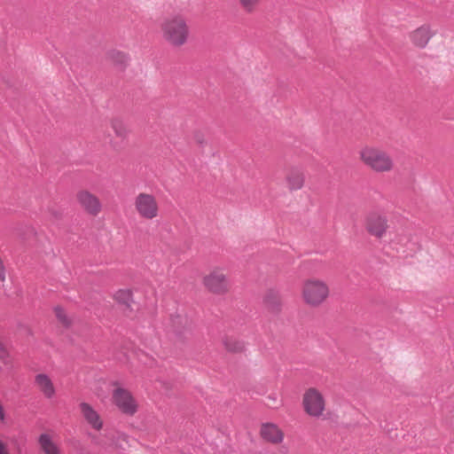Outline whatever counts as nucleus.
I'll use <instances>...</instances> for the list:
<instances>
[{
    "label": "nucleus",
    "instance_id": "obj_5",
    "mask_svg": "<svg viewBox=\"0 0 454 454\" xmlns=\"http://www.w3.org/2000/svg\"><path fill=\"white\" fill-rule=\"evenodd\" d=\"M201 285L209 294L224 295L231 290V283L224 268L215 266L201 277Z\"/></svg>",
    "mask_w": 454,
    "mask_h": 454
},
{
    "label": "nucleus",
    "instance_id": "obj_24",
    "mask_svg": "<svg viewBox=\"0 0 454 454\" xmlns=\"http://www.w3.org/2000/svg\"><path fill=\"white\" fill-rule=\"evenodd\" d=\"M46 213L53 220H59L62 217L61 210L54 206L48 207Z\"/></svg>",
    "mask_w": 454,
    "mask_h": 454
},
{
    "label": "nucleus",
    "instance_id": "obj_23",
    "mask_svg": "<svg viewBox=\"0 0 454 454\" xmlns=\"http://www.w3.org/2000/svg\"><path fill=\"white\" fill-rule=\"evenodd\" d=\"M0 361L5 365H8L11 364V357H10L9 351L2 343H0Z\"/></svg>",
    "mask_w": 454,
    "mask_h": 454
},
{
    "label": "nucleus",
    "instance_id": "obj_18",
    "mask_svg": "<svg viewBox=\"0 0 454 454\" xmlns=\"http://www.w3.org/2000/svg\"><path fill=\"white\" fill-rule=\"evenodd\" d=\"M39 442H40L43 450L46 454H59V450H58L57 445L55 444V442L52 441V439L49 435H47V434L41 435Z\"/></svg>",
    "mask_w": 454,
    "mask_h": 454
},
{
    "label": "nucleus",
    "instance_id": "obj_16",
    "mask_svg": "<svg viewBox=\"0 0 454 454\" xmlns=\"http://www.w3.org/2000/svg\"><path fill=\"white\" fill-rule=\"evenodd\" d=\"M222 342L225 350L230 353H241L245 350V343L237 338L225 336Z\"/></svg>",
    "mask_w": 454,
    "mask_h": 454
},
{
    "label": "nucleus",
    "instance_id": "obj_4",
    "mask_svg": "<svg viewBox=\"0 0 454 454\" xmlns=\"http://www.w3.org/2000/svg\"><path fill=\"white\" fill-rule=\"evenodd\" d=\"M111 403L121 413L134 416L139 410V403L133 393L121 382L111 383Z\"/></svg>",
    "mask_w": 454,
    "mask_h": 454
},
{
    "label": "nucleus",
    "instance_id": "obj_17",
    "mask_svg": "<svg viewBox=\"0 0 454 454\" xmlns=\"http://www.w3.org/2000/svg\"><path fill=\"white\" fill-rule=\"evenodd\" d=\"M110 127L114 135L119 138H126L129 135V130L126 124L120 119L114 118L110 121Z\"/></svg>",
    "mask_w": 454,
    "mask_h": 454
},
{
    "label": "nucleus",
    "instance_id": "obj_1",
    "mask_svg": "<svg viewBox=\"0 0 454 454\" xmlns=\"http://www.w3.org/2000/svg\"><path fill=\"white\" fill-rule=\"evenodd\" d=\"M161 40L172 49H181L191 41L192 28L188 18L182 13L164 17L159 24Z\"/></svg>",
    "mask_w": 454,
    "mask_h": 454
},
{
    "label": "nucleus",
    "instance_id": "obj_3",
    "mask_svg": "<svg viewBox=\"0 0 454 454\" xmlns=\"http://www.w3.org/2000/svg\"><path fill=\"white\" fill-rule=\"evenodd\" d=\"M357 154L359 161L374 173H390L395 167L390 153L375 145H364L360 147Z\"/></svg>",
    "mask_w": 454,
    "mask_h": 454
},
{
    "label": "nucleus",
    "instance_id": "obj_15",
    "mask_svg": "<svg viewBox=\"0 0 454 454\" xmlns=\"http://www.w3.org/2000/svg\"><path fill=\"white\" fill-rule=\"evenodd\" d=\"M260 434L263 441L271 443H278L284 438V433L279 427H261Z\"/></svg>",
    "mask_w": 454,
    "mask_h": 454
},
{
    "label": "nucleus",
    "instance_id": "obj_25",
    "mask_svg": "<svg viewBox=\"0 0 454 454\" xmlns=\"http://www.w3.org/2000/svg\"><path fill=\"white\" fill-rule=\"evenodd\" d=\"M0 454H8L1 442H0Z\"/></svg>",
    "mask_w": 454,
    "mask_h": 454
},
{
    "label": "nucleus",
    "instance_id": "obj_13",
    "mask_svg": "<svg viewBox=\"0 0 454 454\" xmlns=\"http://www.w3.org/2000/svg\"><path fill=\"white\" fill-rule=\"evenodd\" d=\"M285 182L290 191H299L304 185L305 176L300 169L292 168L286 173Z\"/></svg>",
    "mask_w": 454,
    "mask_h": 454
},
{
    "label": "nucleus",
    "instance_id": "obj_7",
    "mask_svg": "<svg viewBox=\"0 0 454 454\" xmlns=\"http://www.w3.org/2000/svg\"><path fill=\"white\" fill-rule=\"evenodd\" d=\"M137 215L145 221H153L159 217L160 208L156 196L150 192H139L133 201Z\"/></svg>",
    "mask_w": 454,
    "mask_h": 454
},
{
    "label": "nucleus",
    "instance_id": "obj_20",
    "mask_svg": "<svg viewBox=\"0 0 454 454\" xmlns=\"http://www.w3.org/2000/svg\"><path fill=\"white\" fill-rule=\"evenodd\" d=\"M171 327L175 332H181L185 328L187 320L184 317L180 315H174L170 317Z\"/></svg>",
    "mask_w": 454,
    "mask_h": 454
},
{
    "label": "nucleus",
    "instance_id": "obj_14",
    "mask_svg": "<svg viewBox=\"0 0 454 454\" xmlns=\"http://www.w3.org/2000/svg\"><path fill=\"white\" fill-rule=\"evenodd\" d=\"M114 301L123 306L125 309H131L134 303L133 292L130 289L123 288L117 290L113 296Z\"/></svg>",
    "mask_w": 454,
    "mask_h": 454
},
{
    "label": "nucleus",
    "instance_id": "obj_21",
    "mask_svg": "<svg viewBox=\"0 0 454 454\" xmlns=\"http://www.w3.org/2000/svg\"><path fill=\"white\" fill-rule=\"evenodd\" d=\"M54 314L58 319V321L63 325H69L71 324V319L67 313V311L60 306H56L54 308Z\"/></svg>",
    "mask_w": 454,
    "mask_h": 454
},
{
    "label": "nucleus",
    "instance_id": "obj_26",
    "mask_svg": "<svg viewBox=\"0 0 454 454\" xmlns=\"http://www.w3.org/2000/svg\"><path fill=\"white\" fill-rule=\"evenodd\" d=\"M269 398H270V400H272V402H273V403H276V398H275V397L269 396Z\"/></svg>",
    "mask_w": 454,
    "mask_h": 454
},
{
    "label": "nucleus",
    "instance_id": "obj_10",
    "mask_svg": "<svg viewBox=\"0 0 454 454\" xmlns=\"http://www.w3.org/2000/svg\"><path fill=\"white\" fill-rule=\"evenodd\" d=\"M435 31L428 24H423L409 33V40L416 49L423 50L427 47Z\"/></svg>",
    "mask_w": 454,
    "mask_h": 454
},
{
    "label": "nucleus",
    "instance_id": "obj_19",
    "mask_svg": "<svg viewBox=\"0 0 454 454\" xmlns=\"http://www.w3.org/2000/svg\"><path fill=\"white\" fill-rule=\"evenodd\" d=\"M263 0H238L241 10L247 14L255 12Z\"/></svg>",
    "mask_w": 454,
    "mask_h": 454
},
{
    "label": "nucleus",
    "instance_id": "obj_9",
    "mask_svg": "<svg viewBox=\"0 0 454 454\" xmlns=\"http://www.w3.org/2000/svg\"><path fill=\"white\" fill-rule=\"evenodd\" d=\"M75 200L80 207L88 215H98L103 209L100 199L87 189H81L75 194Z\"/></svg>",
    "mask_w": 454,
    "mask_h": 454
},
{
    "label": "nucleus",
    "instance_id": "obj_22",
    "mask_svg": "<svg viewBox=\"0 0 454 454\" xmlns=\"http://www.w3.org/2000/svg\"><path fill=\"white\" fill-rule=\"evenodd\" d=\"M110 59L116 64L126 65L129 61V57L126 53L120 51H113L110 53Z\"/></svg>",
    "mask_w": 454,
    "mask_h": 454
},
{
    "label": "nucleus",
    "instance_id": "obj_2",
    "mask_svg": "<svg viewBox=\"0 0 454 454\" xmlns=\"http://www.w3.org/2000/svg\"><path fill=\"white\" fill-rule=\"evenodd\" d=\"M299 294L305 306L317 309L328 301L332 291L329 283L324 278L309 277L301 281Z\"/></svg>",
    "mask_w": 454,
    "mask_h": 454
},
{
    "label": "nucleus",
    "instance_id": "obj_11",
    "mask_svg": "<svg viewBox=\"0 0 454 454\" xmlns=\"http://www.w3.org/2000/svg\"><path fill=\"white\" fill-rule=\"evenodd\" d=\"M35 387L46 398L52 399L56 396L57 388L52 379L46 373L40 372L35 376Z\"/></svg>",
    "mask_w": 454,
    "mask_h": 454
},
{
    "label": "nucleus",
    "instance_id": "obj_12",
    "mask_svg": "<svg viewBox=\"0 0 454 454\" xmlns=\"http://www.w3.org/2000/svg\"><path fill=\"white\" fill-rule=\"evenodd\" d=\"M79 411L82 419L91 426H103V420L98 411L90 403L82 402L79 404Z\"/></svg>",
    "mask_w": 454,
    "mask_h": 454
},
{
    "label": "nucleus",
    "instance_id": "obj_6",
    "mask_svg": "<svg viewBox=\"0 0 454 454\" xmlns=\"http://www.w3.org/2000/svg\"><path fill=\"white\" fill-rule=\"evenodd\" d=\"M301 407L309 417L320 418L326 410L325 396L317 387H309L302 394Z\"/></svg>",
    "mask_w": 454,
    "mask_h": 454
},
{
    "label": "nucleus",
    "instance_id": "obj_8",
    "mask_svg": "<svg viewBox=\"0 0 454 454\" xmlns=\"http://www.w3.org/2000/svg\"><path fill=\"white\" fill-rule=\"evenodd\" d=\"M364 228L371 236L382 239L389 228L387 215L377 211L370 212L364 219Z\"/></svg>",
    "mask_w": 454,
    "mask_h": 454
}]
</instances>
